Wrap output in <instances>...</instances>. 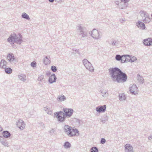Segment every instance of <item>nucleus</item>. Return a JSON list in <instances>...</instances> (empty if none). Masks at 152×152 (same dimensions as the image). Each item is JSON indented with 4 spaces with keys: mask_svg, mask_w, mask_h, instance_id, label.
<instances>
[{
    "mask_svg": "<svg viewBox=\"0 0 152 152\" xmlns=\"http://www.w3.org/2000/svg\"><path fill=\"white\" fill-rule=\"evenodd\" d=\"M126 57V62H130L131 57L129 55H127Z\"/></svg>",
    "mask_w": 152,
    "mask_h": 152,
    "instance_id": "obj_40",
    "label": "nucleus"
},
{
    "mask_svg": "<svg viewBox=\"0 0 152 152\" xmlns=\"http://www.w3.org/2000/svg\"><path fill=\"white\" fill-rule=\"evenodd\" d=\"M106 140L104 138H102L101 139L100 143L102 144H104L106 142Z\"/></svg>",
    "mask_w": 152,
    "mask_h": 152,
    "instance_id": "obj_45",
    "label": "nucleus"
},
{
    "mask_svg": "<svg viewBox=\"0 0 152 152\" xmlns=\"http://www.w3.org/2000/svg\"><path fill=\"white\" fill-rule=\"evenodd\" d=\"M50 2L52 3L54 1V0H48Z\"/></svg>",
    "mask_w": 152,
    "mask_h": 152,
    "instance_id": "obj_50",
    "label": "nucleus"
},
{
    "mask_svg": "<svg viewBox=\"0 0 152 152\" xmlns=\"http://www.w3.org/2000/svg\"><path fill=\"white\" fill-rule=\"evenodd\" d=\"M51 71L54 72H56L57 70L56 67L54 66H52L51 67Z\"/></svg>",
    "mask_w": 152,
    "mask_h": 152,
    "instance_id": "obj_39",
    "label": "nucleus"
},
{
    "mask_svg": "<svg viewBox=\"0 0 152 152\" xmlns=\"http://www.w3.org/2000/svg\"><path fill=\"white\" fill-rule=\"evenodd\" d=\"M4 71L5 73L7 74H10L12 73V69L9 67L6 68H4Z\"/></svg>",
    "mask_w": 152,
    "mask_h": 152,
    "instance_id": "obj_30",
    "label": "nucleus"
},
{
    "mask_svg": "<svg viewBox=\"0 0 152 152\" xmlns=\"http://www.w3.org/2000/svg\"><path fill=\"white\" fill-rule=\"evenodd\" d=\"M2 129H3L2 128V127L0 126V132L2 131Z\"/></svg>",
    "mask_w": 152,
    "mask_h": 152,
    "instance_id": "obj_51",
    "label": "nucleus"
},
{
    "mask_svg": "<svg viewBox=\"0 0 152 152\" xmlns=\"http://www.w3.org/2000/svg\"><path fill=\"white\" fill-rule=\"evenodd\" d=\"M79 34L82 36L81 38L82 40H83L82 39L83 38H85L87 37V33L84 31L83 32L80 33Z\"/></svg>",
    "mask_w": 152,
    "mask_h": 152,
    "instance_id": "obj_33",
    "label": "nucleus"
},
{
    "mask_svg": "<svg viewBox=\"0 0 152 152\" xmlns=\"http://www.w3.org/2000/svg\"><path fill=\"white\" fill-rule=\"evenodd\" d=\"M0 142L4 146L7 147L8 146V144L7 141L3 137L0 136Z\"/></svg>",
    "mask_w": 152,
    "mask_h": 152,
    "instance_id": "obj_17",
    "label": "nucleus"
},
{
    "mask_svg": "<svg viewBox=\"0 0 152 152\" xmlns=\"http://www.w3.org/2000/svg\"><path fill=\"white\" fill-rule=\"evenodd\" d=\"M7 59L10 62H11L13 61L15 58L13 54L10 53L7 56Z\"/></svg>",
    "mask_w": 152,
    "mask_h": 152,
    "instance_id": "obj_18",
    "label": "nucleus"
},
{
    "mask_svg": "<svg viewBox=\"0 0 152 152\" xmlns=\"http://www.w3.org/2000/svg\"><path fill=\"white\" fill-rule=\"evenodd\" d=\"M37 63L35 61H34L32 62L31 64V66L33 67L36 66Z\"/></svg>",
    "mask_w": 152,
    "mask_h": 152,
    "instance_id": "obj_42",
    "label": "nucleus"
},
{
    "mask_svg": "<svg viewBox=\"0 0 152 152\" xmlns=\"http://www.w3.org/2000/svg\"><path fill=\"white\" fill-rule=\"evenodd\" d=\"M143 44L146 46H150L152 45V39L148 38L143 40Z\"/></svg>",
    "mask_w": 152,
    "mask_h": 152,
    "instance_id": "obj_14",
    "label": "nucleus"
},
{
    "mask_svg": "<svg viewBox=\"0 0 152 152\" xmlns=\"http://www.w3.org/2000/svg\"><path fill=\"white\" fill-rule=\"evenodd\" d=\"M100 120L102 124H104L106 121L108 120V117L106 116H104L103 118H102Z\"/></svg>",
    "mask_w": 152,
    "mask_h": 152,
    "instance_id": "obj_31",
    "label": "nucleus"
},
{
    "mask_svg": "<svg viewBox=\"0 0 152 152\" xmlns=\"http://www.w3.org/2000/svg\"><path fill=\"white\" fill-rule=\"evenodd\" d=\"M137 79L141 84H142L144 82V79L142 77L138 75L137 76Z\"/></svg>",
    "mask_w": 152,
    "mask_h": 152,
    "instance_id": "obj_25",
    "label": "nucleus"
},
{
    "mask_svg": "<svg viewBox=\"0 0 152 152\" xmlns=\"http://www.w3.org/2000/svg\"><path fill=\"white\" fill-rule=\"evenodd\" d=\"M76 53L78 54H80V53L79 51V50L77 49H76L75 50H73V52H72V54H75Z\"/></svg>",
    "mask_w": 152,
    "mask_h": 152,
    "instance_id": "obj_43",
    "label": "nucleus"
},
{
    "mask_svg": "<svg viewBox=\"0 0 152 152\" xmlns=\"http://www.w3.org/2000/svg\"><path fill=\"white\" fill-rule=\"evenodd\" d=\"M142 20L145 23L150 22V18H149V15L146 17L144 18Z\"/></svg>",
    "mask_w": 152,
    "mask_h": 152,
    "instance_id": "obj_32",
    "label": "nucleus"
},
{
    "mask_svg": "<svg viewBox=\"0 0 152 152\" xmlns=\"http://www.w3.org/2000/svg\"><path fill=\"white\" fill-rule=\"evenodd\" d=\"M46 75L48 76H50L51 75V72H50L48 71L46 72Z\"/></svg>",
    "mask_w": 152,
    "mask_h": 152,
    "instance_id": "obj_47",
    "label": "nucleus"
},
{
    "mask_svg": "<svg viewBox=\"0 0 152 152\" xmlns=\"http://www.w3.org/2000/svg\"><path fill=\"white\" fill-rule=\"evenodd\" d=\"M63 130L65 134L70 137L78 136L79 135V132L77 129L67 125L64 126Z\"/></svg>",
    "mask_w": 152,
    "mask_h": 152,
    "instance_id": "obj_3",
    "label": "nucleus"
},
{
    "mask_svg": "<svg viewBox=\"0 0 152 152\" xmlns=\"http://www.w3.org/2000/svg\"><path fill=\"white\" fill-rule=\"evenodd\" d=\"M148 139L149 140H151L152 139V135L149 136L148 137Z\"/></svg>",
    "mask_w": 152,
    "mask_h": 152,
    "instance_id": "obj_48",
    "label": "nucleus"
},
{
    "mask_svg": "<svg viewBox=\"0 0 152 152\" xmlns=\"http://www.w3.org/2000/svg\"><path fill=\"white\" fill-rule=\"evenodd\" d=\"M137 60L135 56H133L132 58L131 57L130 62H133Z\"/></svg>",
    "mask_w": 152,
    "mask_h": 152,
    "instance_id": "obj_41",
    "label": "nucleus"
},
{
    "mask_svg": "<svg viewBox=\"0 0 152 152\" xmlns=\"http://www.w3.org/2000/svg\"><path fill=\"white\" fill-rule=\"evenodd\" d=\"M126 56H127V55H124L121 56V57L122 58H121V62L122 63L126 62Z\"/></svg>",
    "mask_w": 152,
    "mask_h": 152,
    "instance_id": "obj_35",
    "label": "nucleus"
},
{
    "mask_svg": "<svg viewBox=\"0 0 152 152\" xmlns=\"http://www.w3.org/2000/svg\"><path fill=\"white\" fill-rule=\"evenodd\" d=\"M91 152H98V148L96 147H92L90 149Z\"/></svg>",
    "mask_w": 152,
    "mask_h": 152,
    "instance_id": "obj_37",
    "label": "nucleus"
},
{
    "mask_svg": "<svg viewBox=\"0 0 152 152\" xmlns=\"http://www.w3.org/2000/svg\"><path fill=\"white\" fill-rule=\"evenodd\" d=\"M7 62L5 60L1 59L0 62V68L4 69L6 68L7 67Z\"/></svg>",
    "mask_w": 152,
    "mask_h": 152,
    "instance_id": "obj_15",
    "label": "nucleus"
},
{
    "mask_svg": "<svg viewBox=\"0 0 152 152\" xmlns=\"http://www.w3.org/2000/svg\"><path fill=\"white\" fill-rule=\"evenodd\" d=\"M78 28L77 29V31L78 34L80 33L83 32L84 31H83V28L80 25H79L78 26Z\"/></svg>",
    "mask_w": 152,
    "mask_h": 152,
    "instance_id": "obj_34",
    "label": "nucleus"
},
{
    "mask_svg": "<svg viewBox=\"0 0 152 152\" xmlns=\"http://www.w3.org/2000/svg\"><path fill=\"white\" fill-rule=\"evenodd\" d=\"M106 105H100L97 107H96V111L99 113H104L106 111Z\"/></svg>",
    "mask_w": 152,
    "mask_h": 152,
    "instance_id": "obj_11",
    "label": "nucleus"
},
{
    "mask_svg": "<svg viewBox=\"0 0 152 152\" xmlns=\"http://www.w3.org/2000/svg\"><path fill=\"white\" fill-rule=\"evenodd\" d=\"M17 127L19 128L20 130H23L25 128L26 124L21 119H19L18 122H16Z\"/></svg>",
    "mask_w": 152,
    "mask_h": 152,
    "instance_id": "obj_10",
    "label": "nucleus"
},
{
    "mask_svg": "<svg viewBox=\"0 0 152 152\" xmlns=\"http://www.w3.org/2000/svg\"><path fill=\"white\" fill-rule=\"evenodd\" d=\"M110 44H111L113 46H114L117 47H119L120 45V43L118 40L112 39Z\"/></svg>",
    "mask_w": 152,
    "mask_h": 152,
    "instance_id": "obj_19",
    "label": "nucleus"
},
{
    "mask_svg": "<svg viewBox=\"0 0 152 152\" xmlns=\"http://www.w3.org/2000/svg\"><path fill=\"white\" fill-rule=\"evenodd\" d=\"M122 21L124 22L125 21V20L122 19Z\"/></svg>",
    "mask_w": 152,
    "mask_h": 152,
    "instance_id": "obj_52",
    "label": "nucleus"
},
{
    "mask_svg": "<svg viewBox=\"0 0 152 152\" xmlns=\"http://www.w3.org/2000/svg\"><path fill=\"white\" fill-rule=\"evenodd\" d=\"M151 152H152V151H151Z\"/></svg>",
    "mask_w": 152,
    "mask_h": 152,
    "instance_id": "obj_54",
    "label": "nucleus"
},
{
    "mask_svg": "<svg viewBox=\"0 0 152 152\" xmlns=\"http://www.w3.org/2000/svg\"><path fill=\"white\" fill-rule=\"evenodd\" d=\"M141 16L142 17V19L146 17L149 15L146 12L144 11H140V12Z\"/></svg>",
    "mask_w": 152,
    "mask_h": 152,
    "instance_id": "obj_23",
    "label": "nucleus"
},
{
    "mask_svg": "<svg viewBox=\"0 0 152 152\" xmlns=\"http://www.w3.org/2000/svg\"><path fill=\"white\" fill-rule=\"evenodd\" d=\"M21 17L23 18L26 19L27 20H29L30 19L29 15L25 12H23L22 14Z\"/></svg>",
    "mask_w": 152,
    "mask_h": 152,
    "instance_id": "obj_27",
    "label": "nucleus"
},
{
    "mask_svg": "<svg viewBox=\"0 0 152 152\" xmlns=\"http://www.w3.org/2000/svg\"><path fill=\"white\" fill-rule=\"evenodd\" d=\"M54 114L57 116L58 121L59 122L62 123L65 121V117L64 116V112L60 111L56 112Z\"/></svg>",
    "mask_w": 152,
    "mask_h": 152,
    "instance_id": "obj_5",
    "label": "nucleus"
},
{
    "mask_svg": "<svg viewBox=\"0 0 152 152\" xmlns=\"http://www.w3.org/2000/svg\"><path fill=\"white\" fill-rule=\"evenodd\" d=\"M18 76L19 79L22 81L24 82L27 80L26 76L24 74H20Z\"/></svg>",
    "mask_w": 152,
    "mask_h": 152,
    "instance_id": "obj_20",
    "label": "nucleus"
},
{
    "mask_svg": "<svg viewBox=\"0 0 152 152\" xmlns=\"http://www.w3.org/2000/svg\"><path fill=\"white\" fill-rule=\"evenodd\" d=\"M50 134L53 136H54L56 134V130L55 129H52L50 131Z\"/></svg>",
    "mask_w": 152,
    "mask_h": 152,
    "instance_id": "obj_36",
    "label": "nucleus"
},
{
    "mask_svg": "<svg viewBox=\"0 0 152 152\" xmlns=\"http://www.w3.org/2000/svg\"><path fill=\"white\" fill-rule=\"evenodd\" d=\"M40 126L43 128H45L44 124L42 122L40 123Z\"/></svg>",
    "mask_w": 152,
    "mask_h": 152,
    "instance_id": "obj_46",
    "label": "nucleus"
},
{
    "mask_svg": "<svg viewBox=\"0 0 152 152\" xmlns=\"http://www.w3.org/2000/svg\"><path fill=\"white\" fill-rule=\"evenodd\" d=\"M125 152H133L132 146L129 144H127L124 146Z\"/></svg>",
    "mask_w": 152,
    "mask_h": 152,
    "instance_id": "obj_12",
    "label": "nucleus"
},
{
    "mask_svg": "<svg viewBox=\"0 0 152 152\" xmlns=\"http://www.w3.org/2000/svg\"><path fill=\"white\" fill-rule=\"evenodd\" d=\"M136 25L137 27L140 29L144 30L145 28V26L144 23L142 22H138L136 23Z\"/></svg>",
    "mask_w": 152,
    "mask_h": 152,
    "instance_id": "obj_16",
    "label": "nucleus"
},
{
    "mask_svg": "<svg viewBox=\"0 0 152 152\" xmlns=\"http://www.w3.org/2000/svg\"><path fill=\"white\" fill-rule=\"evenodd\" d=\"M109 75L112 80L118 83H124L127 80L126 74L118 68H111L109 69Z\"/></svg>",
    "mask_w": 152,
    "mask_h": 152,
    "instance_id": "obj_1",
    "label": "nucleus"
},
{
    "mask_svg": "<svg viewBox=\"0 0 152 152\" xmlns=\"http://www.w3.org/2000/svg\"><path fill=\"white\" fill-rule=\"evenodd\" d=\"M43 62L44 64L46 65L49 64L50 63V61L49 59L47 56L45 57L43 59Z\"/></svg>",
    "mask_w": 152,
    "mask_h": 152,
    "instance_id": "obj_26",
    "label": "nucleus"
},
{
    "mask_svg": "<svg viewBox=\"0 0 152 152\" xmlns=\"http://www.w3.org/2000/svg\"><path fill=\"white\" fill-rule=\"evenodd\" d=\"M82 62L86 69L90 72H94V69L91 64L87 59H83L82 61Z\"/></svg>",
    "mask_w": 152,
    "mask_h": 152,
    "instance_id": "obj_4",
    "label": "nucleus"
},
{
    "mask_svg": "<svg viewBox=\"0 0 152 152\" xmlns=\"http://www.w3.org/2000/svg\"><path fill=\"white\" fill-rule=\"evenodd\" d=\"M44 78V76L43 75H41L40 76H39L38 78V80L39 81H41L43 80V79Z\"/></svg>",
    "mask_w": 152,
    "mask_h": 152,
    "instance_id": "obj_44",
    "label": "nucleus"
},
{
    "mask_svg": "<svg viewBox=\"0 0 152 152\" xmlns=\"http://www.w3.org/2000/svg\"><path fill=\"white\" fill-rule=\"evenodd\" d=\"M57 100L58 101L62 102L66 100V98L63 95L61 94L58 96Z\"/></svg>",
    "mask_w": 152,
    "mask_h": 152,
    "instance_id": "obj_22",
    "label": "nucleus"
},
{
    "mask_svg": "<svg viewBox=\"0 0 152 152\" xmlns=\"http://www.w3.org/2000/svg\"><path fill=\"white\" fill-rule=\"evenodd\" d=\"M44 110L45 111H46L48 110V108L47 107H45L44 108Z\"/></svg>",
    "mask_w": 152,
    "mask_h": 152,
    "instance_id": "obj_49",
    "label": "nucleus"
},
{
    "mask_svg": "<svg viewBox=\"0 0 152 152\" xmlns=\"http://www.w3.org/2000/svg\"><path fill=\"white\" fill-rule=\"evenodd\" d=\"M3 135L4 137L8 138L10 137L11 134L8 131H5L3 132Z\"/></svg>",
    "mask_w": 152,
    "mask_h": 152,
    "instance_id": "obj_24",
    "label": "nucleus"
},
{
    "mask_svg": "<svg viewBox=\"0 0 152 152\" xmlns=\"http://www.w3.org/2000/svg\"><path fill=\"white\" fill-rule=\"evenodd\" d=\"M57 79L56 75L54 74H53L50 76L48 79V82L52 84L56 82Z\"/></svg>",
    "mask_w": 152,
    "mask_h": 152,
    "instance_id": "obj_13",
    "label": "nucleus"
},
{
    "mask_svg": "<svg viewBox=\"0 0 152 152\" xmlns=\"http://www.w3.org/2000/svg\"><path fill=\"white\" fill-rule=\"evenodd\" d=\"M18 35V36L17 35L14 33L11 34L7 39V42L11 45L15 43L19 45L21 44L23 41L22 39V37L20 34Z\"/></svg>",
    "mask_w": 152,
    "mask_h": 152,
    "instance_id": "obj_2",
    "label": "nucleus"
},
{
    "mask_svg": "<svg viewBox=\"0 0 152 152\" xmlns=\"http://www.w3.org/2000/svg\"><path fill=\"white\" fill-rule=\"evenodd\" d=\"M100 92L102 95V96L104 98H107L109 94L107 91L103 90H101Z\"/></svg>",
    "mask_w": 152,
    "mask_h": 152,
    "instance_id": "obj_21",
    "label": "nucleus"
},
{
    "mask_svg": "<svg viewBox=\"0 0 152 152\" xmlns=\"http://www.w3.org/2000/svg\"><path fill=\"white\" fill-rule=\"evenodd\" d=\"M116 4L118 5L119 8L121 9L126 8L128 5V3L121 0H118L115 2Z\"/></svg>",
    "mask_w": 152,
    "mask_h": 152,
    "instance_id": "obj_8",
    "label": "nucleus"
},
{
    "mask_svg": "<svg viewBox=\"0 0 152 152\" xmlns=\"http://www.w3.org/2000/svg\"><path fill=\"white\" fill-rule=\"evenodd\" d=\"M63 111L64 112V115L65 118H70L72 115L74 113L73 110L71 108H64Z\"/></svg>",
    "mask_w": 152,
    "mask_h": 152,
    "instance_id": "obj_7",
    "label": "nucleus"
},
{
    "mask_svg": "<svg viewBox=\"0 0 152 152\" xmlns=\"http://www.w3.org/2000/svg\"><path fill=\"white\" fill-rule=\"evenodd\" d=\"M119 99L121 101L125 100L126 99V97L124 94H119Z\"/></svg>",
    "mask_w": 152,
    "mask_h": 152,
    "instance_id": "obj_28",
    "label": "nucleus"
},
{
    "mask_svg": "<svg viewBox=\"0 0 152 152\" xmlns=\"http://www.w3.org/2000/svg\"><path fill=\"white\" fill-rule=\"evenodd\" d=\"M121 22L122 23H123V22H122L121 21Z\"/></svg>",
    "mask_w": 152,
    "mask_h": 152,
    "instance_id": "obj_53",
    "label": "nucleus"
},
{
    "mask_svg": "<svg viewBox=\"0 0 152 152\" xmlns=\"http://www.w3.org/2000/svg\"><path fill=\"white\" fill-rule=\"evenodd\" d=\"M64 148L67 149L70 148L71 146L70 143L68 142H66L64 145Z\"/></svg>",
    "mask_w": 152,
    "mask_h": 152,
    "instance_id": "obj_29",
    "label": "nucleus"
},
{
    "mask_svg": "<svg viewBox=\"0 0 152 152\" xmlns=\"http://www.w3.org/2000/svg\"><path fill=\"white\" fill-rule=\"evenodd\" d=\"M90 34L91 36L94 39L98 40L102 37V35L99 33L98 31L95 29H94L90 32Z\"/></svg>",
    "mask_w": 152,
    "mask_h": 152,
    "instance_id": "obj_6",
    "label": "nucleus"
},
{
    "mask_svg": "<svg viewBox=\"0 0 152 152\" xmlns=\"http://www.w3.org/2000/svg\"><path fill=\"white\" fill-rule=\"evenodd\" d=\"M130 93L132 95H136L138 94V89L135 84H131L129 88Z\"/></svg>",
    "mask_w": 152,
    "mask_h": 152,
    "instance_id": "obj_9",
    "label": "nucleus"
},
{
    "mask_svg": "<svg viewBox=\"0 0 152 152\" xmlns=\"http://www.w3.org/2000/svg\"><path fill=\"white\" fill-rule=\"evenodd\" d=\"M121 56L119 55H117L115 57V59L118 61H121Z\"/></svg>",
    "mask_w": 152,
    "mask_h": 152,
    "instance_id": "obj_38",
    "label": "nucleus"
}]
</instances>
